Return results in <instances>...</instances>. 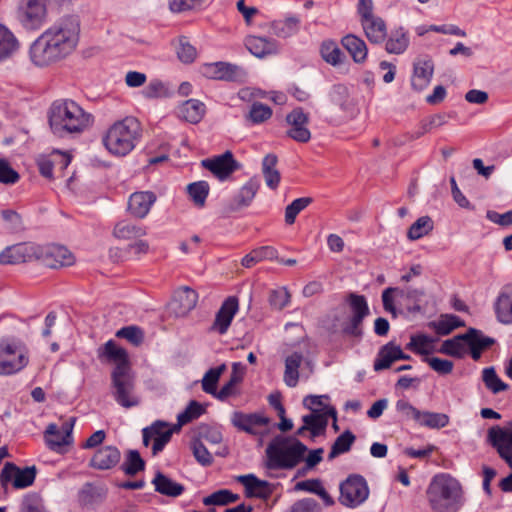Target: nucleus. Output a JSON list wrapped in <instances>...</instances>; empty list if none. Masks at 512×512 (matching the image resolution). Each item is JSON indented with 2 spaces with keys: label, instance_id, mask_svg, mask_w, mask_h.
Wrapping results in <instances>:
<instances>
[{
  "label": "nucleus",
  "instance_id": "8",
  "mask_svg": "<svg viewBox=\"0 0 512 512\" xmlns=\"http://www.w3.org/2000/svg\"><path fill=\"white\" fill-rule=\"evenodd\" d=\"M339 502L349 508H356L366 501L369 496V488L365 478L358 474H352L340 484Z\"/></svg>",
  "mask_w": 512,
  "mask_h": 512
},
{
  "label": "nucleus",
  "instance_id": "5",
  "mask_svg": "<svg viewBox=\"0 0 512 512\" xmlns=\"http://www.w3.org/2000/svg\"><path fill=\"white\" fill-rule=\"evenodd\" d=\"M308 448L294 437L276 436L266 448L267 467L273 470L295 468L304 461Z\"/></svg>",
  "mask_w": 512,
  "mask_h": 512
},
{
  "label": "nucleus",
  "instance_id": "52",
  "mask_svg": "<svg viewBox=\"0 0 512 512\" xmlns=\"http://www.w3.org/2000/svg\"><path fill=\"white\" fill-rule=\"evenodd\" d=\"M323 60L333 66L342 62L343 53L334 41H324L320 48Z\"/></svg>",
  "mask_w": 512,
  "mask_h": 512
},
{
  "label": "nucleus",
  "instance_id": "29",
  "mask_svg": "<svg viewBox=\"0 0 512 512\" xmlns=\"http://www.w3.org/2000/svg\"><path fill=\"white\" fill-rule=\"evenodd\" d=\"M259 189V183L256 179H250L246 182L237 195L229 202L228 210L230 212L237 211L243 207L250 205Z\"/></svg>",
  "mask_w": 512,
  "mask_h": 512
},
{
  "label": "nucleus",
  "instance_id": "20",
  "mask_svg": "<svg viewBox=\"0 0 512 512\" xmlns=\"http://www.w3.org/2000/svg\"><path fill=\"white\" fill-rule=\"evenodd\" d=\"M37 247L32 243L9 246L0 253V264H18L37 259Z\"/></svg>",
  "mask_w": 512,
  "mask_h": 512
},
{
  "label": "nucleus",
  "instance_id": "36",
  "mask_svg": "<svg viewBox=\"0 0 512 512\" xmlns=\"http://www.w3.org/2000/svg\"><path fill=\"white\" fill-rule=\"evenodd\" d=\"M198 294L195 290L184 286L179 288L173 297V303L177 305V313L185 315L197 304Z\"/></svg>",
  "mask_w": 512,
  "mask_h": 512
},
{
  "label": "nucleus",
  "instance_id": "64",
  "mask_svg": "<svg viewBox=\"0 0 512 512\" xmlns=\"http://www.w3.org/2000/svg\"><path fill=\"white\" fill-rule=\"evenodd\" d=\"M289 512H323L319 503L313 498H304L296 501Z\"/></svg>",
  "mask_w": 512,
  "mask_h": 512
},
{
  "label": "nucleus",
  "instance_id": "58",
  "mask_svg": "<svg viewBox=\"0 0 512 512\" xmlns=\"http://www.w3.org/2000/svg\"><path fill=\"white\" fill-rule=\"evenodd\" d=\"M204 412V407L199 402L192 400L186 409L177 416L178 425L183 426L199 418Z\"/></svg>",
  "mask_w": 512,
  "mask_h": 512
},
{
  "label": "nucleus",
  "instance_id": "35",
  "mask_svg": "<svg viewBox=\"0 0 512 512\" xmlns=\"http://www.w3.org/2000/svg\"><path fill=\"white\" fill-rule=\"evenodd\" d=\"M246 48L256 57L262 58L277 52V43L259 36H249L245 40Z\"/></svg>",
  "mask_w": 512,
  "mask_h": 512
},
{
  "label": "nucleus",
  "instance_id": "4",
  "mask_svg": "<svg viewBox=\"0 0 512 512\" xmlns=\"http://www.w3.org/2000/svg\"><path fill=\"white\" fill-rule=\"evenodd\" d=\"M141 136V123L135 117L128 116L107 129L102 143L111 155L124 157L134 150Z\"/></svg>",
  "mask_w": 512,
  "mask_h": 512
},
{
  "label": "nucleus",
  "instance_id": "24",
  "mask_svg": "<svg viewBox=\"0 0 512 512\" xmlns=\"http://www.w3.org/2000/svg\"><path fill=\"white\" fill-rule=\"evenodd\" d=\"M237 481L245 487V495L248 498L267 500L273 493L272 485L268 481L258 479L254 474L238 476Z\"/></svg>",
  "mask_w": 512,
  "mask_h": 512
},
{
  "label": "nucleus",
  "instance_id": "37",
  "mask_svg": "<svg viewBox=\"0 0 512 512\" xmlns=\"http://www.w3.org/2000/svg\"><path fill=\"white\" fill-rule=\"evenodd\" d=\"M408 32L403 27L391 30L386 43L385 50L389 54H402L409 46Z\"/></svg>",
  "mask_w": 512,
  "mask_h": 512
},
{
  "label": "nucleus",
  "instance_id": "47",
  "mask_svg": "<svg viewBox=\"0 0 512 512\" xmlns=\"http://www.w3.org/2000/svg\"><path fill=\"white\" fill-rule=\"evenodd\" d=\"M299 19L296 17H288L283 20H275L271 23L272 34L287 38L292 36L298 31Z\"/></svg>",
  "mask_w": 512,
  "mask_h": 512
},
{
  "label": "nucleus",
  "instance_id": "57",
  "mask_svg": "<svg viewBox=\"0 0 512 512\" xmlns=\"http://www.w3.org/2000/svg\"><path fill=\"white\" fill-rule=\"evenodd\" d=\"M191 450L196 461L203 467L211 466L213 463V455L206 448L200 439H193L191 442Z\"/></svg>",
  "mask_w": 512,
  "mask_h": 512
},
{
  "label": "nucleus",
  "instance_id": "41",
  "mask_svg": "<svg viewBox=\"0 0 512 512\" xmlns=\"http://www.w3.org/2000/svg\"><path fill=\"white\" fill-rule=\"evenodd\" d=\"M278 251L273 246H261L246 254L241 261L242 266L251 268L264 260L277 259Z\"/></svg>",
  "mask_w": 512,
  "mask_h": 512
},
{
  "label": "nucleus",
  "instance_id": "62",
  "mask_svg": "<svg viewBox=\"0 0 512 512\" xmlns=\"http://www.w3.org/2000/svg\"><path fill=\"white\" fill-rule=\"evenodd\" d=\"M20 512H47L44 506V501L37 493H29L24 496Z\"/></svg>",
  "mask_w": 512,
  "mask_h": 512
},
{
  "label": "nucleus",
  "instance_id": "11",
  "mask_svg": "<svg viewBox=\"0 0 512 512\" xmlns=\"http://www.w3.org/2000/svg\"><path fill=\"white\" fill-rule=\"evenodd\" d=\"M36 473L35 466L20 469L14 463L6 462L0 473V483L5 490L10 482L15 489H24L34 483Z\"/></svg>",
  "mask_w": 512,
  "mask_h": 512
},
{
  "label": "nucleus",
  "instance_id": "12",
  "mask_svg": "<svg viewBox=\"0 0 512 512\" xmlns=\"http://www.w3.org/2000/svg\"><path fill=\"white\" fill-rule=\"evenodd\" d=\"M37 260L49 268H60L73 265L75 257L66 247L53 244L38 246Z\"/></svg>",
  "mask_w": 512,
  "mask_h": 512
},
{
  "label": "nucleus",
  "instance_id": "63",
  "mask_svg": "<svg viewBox=\"0 0 512 512\" xmlns=\"http://www.w3.org/2000/svg\"><path fill=\"white\" fill-rule=\"evenodd\" d=\"M348 303L352 315L366 317L369 314L367 300L363 295L351 293L348 298Z\"/></svg>",
  "mask_w": 512,
  "mask_h": 512
},
{
  "label": "nucleus",
  "instance_id": "38",
  "mask_svg": "<svg viewBox=\"0 0 512 512\" xmlns=\"http://www.w3.org/2000/svg\"><path fill=\"white\" fill-rule=\"evenodd\" d=\"M146 228L129 220L119 221L113 230V235L121 240H133L146 235Z\"/></svg>",
  "mask_w": 512,
  "mask_h": 512
},
{
  "label": "nucleus",
  "instance_id": "14",
  "mask_svg": "<svg viewBox=\"0 0 512 512\" xmlns=\"http://www.w3.org/2000/svg\"><path fill=\"white\" fill-rule=\"evenodd\" d=\"M488 442L496 449L500 458L512 467V422L509 428L493 426L488 430Z\"/></svg>",
  "mask_w": 512,
  "mask_h": 512
},
{
  "label": "nucleus",
  "instance_id": "1",
  "mask_svg": "<svg viewBox=\"0 0 512 512\" xmlns=\"http://www.w3.org/2000/svg\"><path fill=\"white\" fill-rule=\"evenodd\" d=\"M80 37V23L75 16L59 19L38 36L29 47V58L39 68L55 65L76 50Z\"/></svg>",
  "mask_w": 512,
  "mask_h": 512
},
{
  "label": "nucleus",
  "instance_id": "13",
  "mask_svg": "<svg viewBox=\"0 0 512 512\" xmlns=\"http://www.w3.org/2000/svg\"><path fill=\"white\" fill-rule=\"evenodd\" d=\"M232 425L250 435H262L268 428L270 419L262 413H243L236 411L231 417Z\"/></svg>",
  "mask_w": 512,
  "mask_h": 512
},
{
  "label": "nucleus",
  "instance_id": "34",
  "mask_svg": "<svg viewBox=\"0 0 512 512\" xmlns=\"http://www.w3.org/2000/svg\"><path fill=\"white\" fill-rule=\"evenodd\" d=\"M179 116L185 121L197 124L205 115V104L197 99H189L178 108Z\"/></svg>",
  "mask_w": 512,
  "mask_h": 512
},
{
  "label": "nucleus",
  "instance_id": "15",
  "mask_svg": "<svg viewBox=\"0 0 512 512\" xmlns=\"http://www.w3.org/2000/svg\"><path fill=\"white\" fill-rule=\"evenodd\" d=\"M97 357L102 363L114 364L113 371L120 369V373L130 371V362L127 351L119 347L114 340H108L97 349Z\"/></svg>",
  "mask_w": 512,
  "mask_h": 512
},
{
  "label": "nucleus",
  "instance_id": "44",
  "mask_svg": "<svg viewBox=\"0 0 512 512\" xmlns=\"http://www.w3.org/2000/svg\"><path fill=\"white\" fill-rule=\"evenodd\" d=\"M301 353L294 352L285 359L284 382L289 387H295L299 380V367L302 363Z\"/></svg>",
  "mask_w": 512,
  "mask_h": 512
},
{
  "label": "nucleus",
  "instance_id": "17",
  "mask_svg": "<svg viewBox=\"0 0 512 512\" xmlns=\"http://www.w3.org/2000/svg\"><path fill=\"white\" fill-rule=\"evenodd\" d=\"M202 166L220 180L228 178L240 167L231 151H226L221 155L203 160Z\"/></svg>",
  "mask_w": 512,
  "mask_h": 512
},
{
  "label": "nucleus",
  "instance_id": "46",
  "mask_svg": "<svg viewBox=\"0 0 512 512\" xmlns=\"http://www.w3.org/2000/svg\"><path fill=\"white\" fill-rule=\"evenodd\" d=\"M355 440L356 437L350 430L344 431L332 444L331 450L328 454V460H333L339 455L349 452Z\"/></svg>",
  "mask_w": 512,
  "mask_h": 512
},
{
  "label": "nucleus",
  "instance_id": "26",
  "mask_svg": "<svg viewBox=\"0 0 512 512\" xmlns=\"http://www.w3.org/2000/svg\"><path fill=\"white\" fill-rule=\"evenodd\" d=\"M466 344L472 359L478 361L483 351L495 344V339L484 335L481 330L469 328L466 331Z\"/></svg>",
  "mask_w": 512,
  "mask_h": 512
},
{
  "label": "nucleus",
  "instance_id": "55",
  "mask_svg": "<svg viewBox=\"0 0 512 512\" xmlns=\"http://www.w3.org/2000/svg\"><path fill=\"white\" fill-rule=\"evenodd\" d=\"M187 192L197 206H204L209 194V184L206 181H198L187 186Z\"/></svg>",
  "mask_w": 512,
  "mask_h": 512
},
{
  "label": "nucleus",
  "instance_id": "60",
  "mask_svg": "<svg viewBox=\"0 0 512 512\" xmlns=\"http://www.w3.org/2000/svg\"><path fill=\"white\" fill-rule=\"evenodd\" d=\"M433 343V339L427 335L419 334L413 335L406 348L416 354L427 355L430 353L429 347Z\"/></svg>",
  "mask_w": 512,
  "mask_h": 512
},
{
  "label": "nucleus",
  "instance_id": "22",
  "mask_svg": "<svg viewBox=\"0 0 512 512\" xmlns=\"http://www.w3.org/2000/svg\"><path fill=\"white\" fill-rule=\"evenodd\" d=\"M337 411L333 406L325 407V411H314L302 417L303 423L308 427L311 438L324 435L329 418L336 419Z\"/></svg>",
  "mask_w": 512,
  "mask_h": 512
},
{
  "label": "nucleus",
  "instance_id": "48",
  "mask_svg": "<svg viewBox=\"0 0 512 512\" xmlns=\"http://www.w3.org/2000/svg\"><path fill=\"white\" fill-rule=\"evenodd\" d=\"M121 469L128 476H134L145 469V461L137 450H128Z\"/></svg>",
  "mask_w": 512,
  "mask_h": 512
},
{
  "label": "nucleus",
  "instance_id": "39",
  "mask_svg": "<svg viewBox=\"0 0 512 512\" xmlns=\"http://www.w3.org/2000/svg\"><path fill=\"white\" fill-rule=\"evenodd\" d=\"M467 348L466 333H464L443 341L439 351L442 354L461 359L468 353Z\"/></svg>",
  "mask_w": 512,
  "mask_h": 512
},
{
  "label": "nucleus",
  "instance_id": "19",
  "mask_svg": "<svg viewBox=\"0 0 512 512\" xmlns=\"http://www.w3.org/2000/svg\"><path fill=\"white\" fill-rule=\"evenodd\" d=\"M239 310V300L236 296L227 297L220 309L217 311L215 320L210 328L211 331L217 332L220 335L225 334Z\"/></svg>",
  "mask_w": 512,
  "mask_h": 512
},
{
  "label": "nucleus",
  "instance_id": "23",
  "mask_svg": "<svg viewBox=\"0 0 512 512\" xmlns=\"http://www.w3.org/2000/svg\"><path fill=\"white\" fill-rule=\"evenodd\" d=\"M121 460L120 450L113 445L102 446L95 451L90 459V467L97 470H110L116 467Z\"/></svg>",
  "mask_w": 512,
  "mask_h": 512
},
{
  "label": "nucleus",
  "instance_id": "51",
  "mask_svg": "<svg viewBox=\"0 0 512 512\" xmlns=\"http://www.w3.org/2000/svg\"><path fill=\"white\" fill-rule=\"evenodd\" d=\"M239 499V495L232 493L230 490L221 489L209 496L203 498V504L206 506L216 505L224 506L230 503H234Z\"/></svg>",
  "mask_w": 512,
  "mask_h": 512
},
{
  "label": "nucleus",
  "instance_id": "40",
  "mask_svg": "<svg viewBox=\"0 0 512 512\" xmlns=\"http://www.w3.org/2000/svg\"><path fill=\"white\" fill-rule=\"evenodd\" d=\"M277 162L278 158L275 154H267L262 161V173L265 183L273 190L279 186L281 180L280 172L276 168Z\"/></svg>",
  "mask_w": 512,
  "mask_h": 512
},
{
  "label": "nucleus",
  "instance_id": "54",
  "mask_svg": "<svg viewBox=\"0 0 512 512\" xmlns=\"http://www.w3.org/2000/svg\"><path fill=\"white\" fill-rule=\"evenodd\" d=\"M482 379L485 386L495 394L508 389V385L498 377L494 367L484 368Z\"/></svg>",
  "mask_w": 512,
  "mask_h": 512
},
{
  "label": "nucleus",
  "instance_id": "30",
  "mask_svg": "<svg viewBox=\"0 0 512 512\" xmlns=\"http://www.w3.org/2000/svg\"><path fill=\"white\" fill-rule=\"evenodd\" d=\"M20 49V42L15 34L0 23V63L12 58Z\"/></svg>",
  "mask_w": 512,
  "mask_h": 512
},
{
  "label": "nucleus",
  "instance_id": "2",
  "mask_svg": "<svg viewBox=\"0 0 512 512\" xmlns=\"http://www.w3.org/2000/svg\"><path fill=\"white\" fill-rule=\"evenodd\" d=\"M48 121L54 135L63 138L83 133L94 122L93 115L73 100H57L52 103Z\"/></svg>",
  "mask_w": 512,
  "mask_h": 512
},
{
  "label": "nucleus",
  "instance_id": "45",
  "mask_svg": "<svg viewBox=\"0 0 512 512\" xmlns=\"http://www.w3.org/2000/svg\"><path fill=\"white\" fill-rule=\"evenodd\" d=\"M465 325L458 316L453 314H442L437 321H432L429 326L434 329L438 335H448L454 329Z\"/></svg>",
  "mask_w": 512,
  "mask_h": 512
},
{
  "label": "nucleus",
  "instance_id": "49",
  "mask_svg": "<svg viewBox=\"0 0 512 512\" xmlns=\"http://www.w3.org/2000/svg\"><path fill=\"white\" fill-rule=\"evenodd\" d=\"M434 228L432 219L429 216L418 218L408 229L407 237L410 240H418L428 235Z\"/></svg>",
  "mask_w": 512,
  "mask_h": 512
},
{
  "label": "nucleus",
  "instance_id": "50",
  "mask_svg": "<svg viewBox=\"0 0 512 512\" xmlns=\"http://www.w3.org/2000/svg\"><path fill=\"white\" fill-rule=\"evenodd\" d=\"M226 370V365L221 364L218 367L209 369L202 379V389L208 394L215 395L217 389V383Z\"/></svg>",
  "mask_w": 512,
  "mask_h": 512
},
{
  "label": "nucleus",
  "instance_id": "10",
  "mask_svg": "<svg viewBox=\"0 0 512 512\" xmlns=\"http://www.w3.org/2000/svg\"><path fill=\"white\" fill-rule=\"evenodd\" d=\"M200 72L208 79L220 81L242 83L247 78V72L243 67L224 61L204 63L200 67Z\"/></svg>",
  "mask_w": 512,
  "mask_h": 512
},
{
  "label": "nucleus",
  "instance_id": "18",
  "mask_svg": "<svg viewBox=\"0 0 512 512\" xmlns=\"http://www.w3.org/2000/svg\"><path fill=\"white\" fill-rule=\"evenodd\" d=\"M286 121L290 125L287 135L293 140L306 143L311 138V133L307 128L309 117L302 108H295L286 116Z\"/></svg>",
  "mask_w": 512,
  "mask_h": 512
},
{
  "label": "nucleus",
  "instance_id": "25",
  "mask_svg": "<svg viewBox=\"0 0 512 512\" xmlns=\"http://www.w3.org/2000/svg\"><path fill=\"white\" fill-rule=\"evenodd\" d=\"M156 199L155 193L151 191L134 192L129 197L128 210L135 218L143 219L148 215Z\"/></svg>",
  "mask_w": 512,
  "mask_h": 512
},
{
  "label": "nucleus",
  "instance_id": "7",
  "mask_svg": "<svg viewBox=\"0 0 512 512\" xmlns=\"http://www.w3.org/2000/svg\"><path fill=\"white\" fill-rule=\"evenodd\" d=\"M29 362L24 343L17 339H3L0 342V374L11 375L19 372Z\"/></svg>",
  "mask_w": 512,
  "mask_h": 512
},
{
  "label": "nucleus",
  "instance_id": "16",
  "mask_svg": "<svg viewBox=\"0 0 512 512\" xmlns=\"http://www.w3.org/2000/svg\"><path fill=\"white\" fill-rule=\"evenodd\" d=\"M142 434L143 444L146 447L153 439L152 454L155 456L169 443L173 435V429L169 427L168 423L157 420L151 426L144 428Z\"/></svg>",
  "mask_w": 512,
  "mask_h": 512
},
{
  "label": "nucleus",
  "instance_id": "9",
  "mask_svg": "<svg viewBox=\"0 0 512 512\" xmlns=\"http://www.w3.org/2000/svg\"><path fill=\"white\" fill-rule=\"evenodd\" d=\"M111 382L113 388V397L115 401L124 408L138 406L139 397L134 393V381L130 371L120 373V369L112 371Z\"/></svg>",
  "mask_w": 512,
  "mask_h": 512
},
{
  "label": "nucleus",
  "instance_id": "3",
  "mask_svg": "<svg viewBox=\"0 0 512 512\" xmlns=\"http://www.w3.org/2000/svg\"><path fill=\"white\" fill-rule=\"evenodd\" d=\"M425 496L432 512H459L465 503L461 483L447 473L433 476L426 488Z\"/></svg>",
  "mask_w": 512,
  "mask_h": 512
},
{
  "label": "nucleus",
  "instance_id": "32",
  "mask_svg": "<svg viewBox=\"0 0 512 512\" xmlns=\"http://www.w3.org/2000/svg\"><path fill=\"white\" fill-rule=\"evenodd\" d=\"M152 484L154 485L156 492L168 497H178L185 490V487L182 484L171 480L160 471L156 472L152 480Z\"/></svg>",
  "mask_w": 512,
  "mask_h": 512
},
{
  "label": "nucleus",
  "instance_id": "53",
  "mask_svg": "<svg viewBox=\"0 0 512 512\" xmlns=\"http://www.w3.org/2000/svg\"><path fill=\"white\" fill-rule=\"evenodd\" d=\"M417 422L422 425L432 429H440L448 425L449 417L444 413H436V412H421V419L417 420Z\"/></svg>",
  "mask_w": 512,
  "mask_h": 512
},
{
  "label": "nucleus",
  "instance_id": "21",
  "mask_svg": "<svg viewBox=\"0 0 512 512\" xmlns=\"http://www.w3.org/2000/svg\"><path fill=\"white\" fill-rule=\"evenodd\" d=\"M74 421V418L66 421L61 429L56 424L48 425L45 431V441L51 450L59 452L63 446L70 444Z\"/></svg>",
  "mask_w": 512,
  "mask_h": 512
},
{
  "label": "nucleus",
  "instance_id": "6",
  "mask_svg": "<svg viewBox=\"0 0 512 512\" xmlns=\"http://www.w3.org/2000/svg\"><path fill=\"white\" fill-rule=\"evenodd\" d=\"M48 0H18L15 17L26 32L40 30L48 21Z\"/></svg>",
  "mask_w": 512,
  "mask_h": 512
},
{
  "label": "nucleus",
  "instance_id": "27",
  "mask_svg": "<svg viewBox=\"0 0 512 512\" xmlns=\"http://www.w3.org/2000/svg\"><path fill=\"white\" fill-rule=\"evenodd\" d=\"M434 72V63L430 58H418L414 62L411 85L414 90L422 91L429 84Z\"/></svg>",
  "mask_w": 512,
  "mask_h": 512
},
{
  "label": "nucleus",
  "instance_id": "28",
  "mask_svg": "<svg viewBox=\"0 0 512 512\" xmlns=\"http://www.w3.org/2000/svg\"><path fill=\"white\" fill-rule=\"evenodd\" d=\"M494 308L499 322L512 324V283L501 288Z\"/></svg>",
  "mask_w": 512,
  "mask_h": 512
},
{
  "label": "nucleus",
  "instance_id": "31",
  "mask_svg": "<svg viewBox=\"0 0 512 512\" xmlns=\"http://www.w3.org/2000/svg\"><path fill=\"white\" fill-rule=\"evenodd\" d=\"M366 37L371 43L380 44L387 37L385 21L377 16L361 22Z\"/></svg>",
  "mask_w": 512,
  "mask_h": 512
},
{
  "label": "nucleus",
  "instance_id": "42",
  "mask_svg": "<svg viewBox=\"0 0 512 512\" xmlns=\"http://www.w3.org/2000/svg\"><path fill=\"white\" fill-rule=\"evenodd\" d=\"M398 349L399 345H396L392 341L382 346L378 352L377 358L374 361V370L381 371L388 369L393 362L398 360V353L396 352Z\"/></svg>",
  "mask_w": 512,
  "mask_h": 512
},
{
  "label": "nucleus",
  "instance_id": "43",
  "mask_svg": "<svg viewBox=\"0 0 512 512\" xmlns=\"http://www.w3.org/2000/svg\"><path fill=\"white\" fill-rule=\"evenodd\" d=\"M245 371L246 367L242 363H233L230 379L221 387L220 391L217 393V398L225 400L233 395L235 393V386L243 380Z\"/></svg>",
  "mask_w": 512,
  "mask_h": 512
},
{
  "label": "nucleus",
  "instance_id": "61",
  "mask_svg": "<svg viewBox=\"0 0 512 512\" xmlns=\"http://www.w3.org/2000/svg\"><path fill=\"white\" fill-rule=\"evenodd\" d=\"M312 202V199L310 197H302L297 198L294 201H292L291 204H289L285 209V222L288 225H292L297 215L304 210L310 203Z\"/></svg>",
  "mask_w": 512,
  "mask_h": 512
},
{
  "label": "nucleus",
  "instance_id": "33",
  "mask_svg": "<svg viewBox=\"0 0 512 512\" xmlns=\"http://www.w3.org/2000/svg\"><path fill=\"white\" fill-rule=\"evenodd\" d=\"M343 47L351 55L352 59L356 63H364L367 59L368 48L364 40L360 37L348 34L341 40Z\"/></svg>",
  "mask_w": 512,
  "mask_h": 512
},
{
  "label": "nucleus",
  "instance_id": "59",
  "mask_svg": "<svg viewBox=\"0 0 512 512\" xmlns=\"http://www.w3.org/2000/svg\"><path fill=\"white\" fill-rule=\"evenodd\" d=\"M116 337L126 339L134 346H139L144 341L143 330L135 325L125 326L116 332Z\"/></svg>",
  "mask_w": 512,
  "mask_h": 512
},
{
  "label": "nucleus",
  "instance_id": "56",
  "mask_svg": "<svg viewBox=\"0 0 512 512\" xmlns=\"http://www.w3.org/2000/svg\"><path fill=\"white\" fill-rule=\"evenodd\" d=\"M272 116V109L261 102H254L247 115V120L252 124H261Z\"/></svg>",
  "mask_w": 512,
  "mask_h": 512
}]
</instances>
